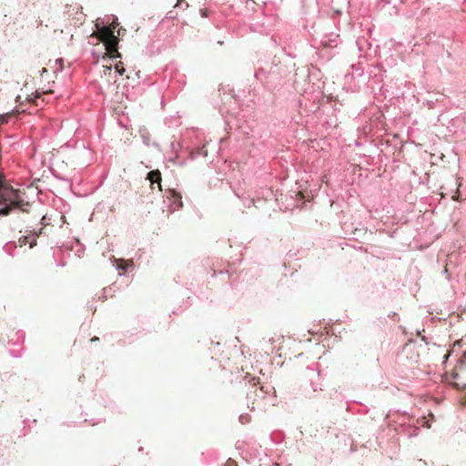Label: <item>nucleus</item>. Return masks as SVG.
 <instances>
[{
	"label": "nucleus",
	"mask_w": 466,
	"mask_h": 466,
	"mask_svg": "<svg viewBox=\"0 0 466 466\" xmlns=\"http://www.w3.org/2000/svg\"><path fill=\"white\" fill-rule=\"evenodd\" d=\"M289 73L290 70L286 64L273 59L270 63L267 62L260 66L255 72V77L268 88H275Z\"/></svg>",
	"instance_id": "obj_1"
},
{
	"label": "nucleus",
	"mask_w": 466,
	"mask_h": 466,
	"mask_svg": "<svg viewBox=\"0 0 466 466\" xmlns=\"http://www.w3.org/2000/svg\"><path fill=\"white\" fill-rule=\"evenodd\" d=\"M117 17L116 15H111L108 17L107 21L105 22L104 19H97L96 20V26L102 27V33L106 37V40L105 42V46L107 49L114 50L116 49L118 38L115 35V28L117 26Z\"/></svg>",
	"instance_id": "obj_2"
},
{
	"label": "nucleus",
	"mask_w": 466,
	"mask_h": 466,
	"mask_svg": "<svg viewBox=\"0 0 466 466\" xmlns=\"http://www.w3.org/2000/svg\"><path fill=\"white\" fill-rule=\"evenodd\" d=\"M309 380L301 386V390L306 398H312L314 393L321 390L320 373L312 368L307 369Z\"/></svg>",
	"instance_id": "obj_3"
},
{
	"label": "nucleus",
	"mask_w": 466,
	"mask_h": 466,
	"mask_svg": "<svg viewBox=\"0 0 466 466\" xmlns=\"http://www.w3.org/2000/svg\"><path fill=\"white\" fill-rule=\"evenodd\" d=\"M268 393V387H257V384L253 383L247 392L248 407L254 410L255 404L259 406V401L264 400Z\"/></svg>",
	"instance_id": "obj_4"
},
{
	"label": "nucleus",
	"mask_w": 466,
	"mask_h": 466,
	"mask_svg": "<svg viewBox=\"0 0 466 466\" xmlns=\"http://www.w3.org/2000/svg\"><path fill=\"white\" fill-rule=\"evenodd\" d=\"M163 198V208H167L168 214L173 213L183 206L182 197L175 189H167ZM163 211H165V209H163Z\"/></svg>",
	"instance_id": "obj_5"
},
{
	"label": "nucleus",
	"mask_w": 466,
	"mask_h": 466,
	"mask_svg": "<svg viewBox=\"0 0 466 466\" xmlns=\"http://www.w3.org/2000/svg\"><path fill=\"white\" fill-rule=\"evenodd\" d=\"M112 265L116 269L119 270L118 276H123L124 272L132 271L135 268L132 260H126L124 258H116L112 257L110 258Z\"/></svg>",
	"instance_id": "obj_6"
},
{
	"label": "nucleus",
	"mask_w": 466,
	"mask_h": 466,
	"mask_svg": "<svg viewBox=\"0 0 466 466\" xmlns=\"http://www.w3.org/2000/svg\"><path fill=\"white\" fill-rule=\"evenodd\" d=\"M339 42V35L338 34L330 33L322 36L319 41V46L325 49H332L338 46Z\"/></svg>",
	"instance_id": "obj_7"
},
{
	"label": "nucleus",
	"mask_w": 466,
	"mask_h": 466,
	"mask_svg": "<svg viewBox=\"0 0 466 466\" xmlns=\"http://www.w3.org/2000/svg\"><path fill=\"white\" fill-rule=\"evenodd\" d=\"M152 188H155V185L158 187L159 191H162L161 187V174L158 170H152L148 172L147 177Z\"/></svg>",
	"instance_id": "obj_8"
},
{
	"label": "nucleus",
	"mask_w": 466,
	"mask_h": 466,
	"mask_svg": "<svg viewBox=\"0 0 466 466\" xmlns=\"http://www.w3.org/2000/svg\"><path fill=\"white\" fill-rule=\"evenodd\" d=\"M189 154L191 158H196L199 156L207 157L208 150L206 149V146H202L190 149Z\"/></svg>",
	"instance_id": "obj_9"
},
{
	"label": "nucleus",
	"mask_w": 466,
	"mask_h": 466,
	"mask_svg": "<svg viewBox=\"0 0 466 466\" xmlns=\"http://www.w3.org/2000/svg\"><path fill=\"white\" fill-rule=\"evenodd\" d=\"M117 289L118 288L116 287V283H113L112 285H110L106 288H104L102 296L99 297V299L106 300L107 296L108 295L113 296L111 293L116 292Z\"/></svg>",
	"instance_id": "obj_10"
},
{
	"label": "nucleus",
	"mask_w": 466,
	"mask_h": 466,
	"mask_svg": "<svg viewBox=\"0 0 466 466\" xmlns=\"http://www.w3.org/2000/svg\"><path fill=\"white\" fill-rule=\"evenodd\" d=\"M16 243L15 241H9L3 247V250L9 256L14 257L16 249Z\"/></svg>",
	"instance_id": "obj_11"
},
{
	"label": "nucleus",
	"mask_w": 466,
	"mask_h": 466,
	"mask_svg": "<svg viewBox=\"0 0 466 466\" xmlns=\"http://www.w3.org/2000/svg\"><path fill=\"white\" fill-rule=\"evenodd\" d=\"M403 431L408 435V437H412L418 435L420 429L413 425H406L403 426Z\"/></svg>",
	"instance_id": "obj_12"
},
{
	"label": "nucleus",
	"mask_w": 466,
	"mask_h": 466,
	"mask_svg": "<svg viewBox=\"0 0 466 466\" xmlns=\"http://www.w3.org/2000/svg\"><path fill=\"white\" fill-rule=\"evenodd\" d=\"M72 248L75 249L76 255L79 258L83 255L85 250L84 245L81 244L79 240H76V247H73Z\"/></svg>",
	"instance_id": "obj_13"
},
{
	"label": "nucleus",
	"mask_w": 466,
	"mask_h": 466,
	"mask_svg": "<svg viewBox=\"0 0 466 466\" xmlns=\"http://www.w3.org/2000/svg\"><path fill=\"white\" fill-rule=\"evenodd\" d=\"M238 420L241 424H247L250 421V415L248 413L241 414L238 417Z\"/></svg>",
	"instance_id": "obj_14"
},
{
	"label": "nucleus",
	"mask_w": 466,
	"mask_h": 466,
	"mask_svg": "<svg viewBox=\"0 0 466 466\" xmlns=\"http://www.w3.org/2000/svg\"><path fill=\"white\" fill-rule=\"evenodd\" d=\"M11 113L2 114L0 115V125L6 124L11 118Z\"/></svg>",
	"instance_id": "obj_15"
},
{
	"label": "nucleus",
	"mask_w": 466,
	"mask_h": 466,
	"mask_svg": "<svg viewBox=\"0 0 466 466\" xmlns=\"http://www.w3.org/2000/svg\"><path fill=\"white\" fill-rule=\"evenodd\" d=\"M125 72V68L123 66V64L122 63H119V64H116L115 66V73L117 74L118 76H122Z\"/></svg>",
	"instance_id": "obj_16"
},
{
	"label": "nucleus",
	"mask_w": 466,
	"mask_h": 466,
	"mask_svg": "<svg viewBox=\"0 0 466 466\" xmlns=\"http://www.w3.org/2000/svg\"><path fill=\"white\" fill-rule=\"evenodd\" d=\"M42 232V229L39 230L38 233L36 232H34L33 234V239L32 240H29L28 239V243H29V247L32 248H34L35 246H36V237Z\"/></svg>",
	"instance_id": "obj_17"
},
{
	"label": "nucleus",
	"mask_w": 466,
	"mask_h": 466,
	"mask_svg": "<svg viewBox=\"0 0 466 466\" xmlns=\"http://www.w3.org/2000/svg\"><path fill=\"white\" fill-rule=\"evenodd\" d=\"M31 238V236H23L19 238V244L20 246L25 245L28 243V239Z\"/></svg>",
	"instance_id": "obj_18"
},
{
	"label": "nucleus",
	"mask_w": 466,
	"mask_h": 466,
	"mask_svg": "<svg viewBox=\"0 0 466 466\" xmlns=\"http://www.w3.org/2000/svg\"><path fill=\"white\" fill-rule=\"evenodd\" d=\"M200 15L202 17H207L208 16V11L206 9H201L200 10Z\"/></svg>",
	"instance_id": "obj_19"
},
{
	"label": "nucleus",
	"mask_w": 466,
	"mask_h": 466,
	"mask_svg": "<svg viewBox=\"0 0 466 466\" xmlns=\"http://www.w3.org/2000/svg\"><path fill=\"white\" fill-rule=\"evenodd\" d=\"M228 466H236V465L234 464V461H233L228 460Z\"/></svg>",
	"instance_id": "obj_20"
},
{
	"label": "nucleus",
	"mask_w": 466,
	"mask_h": 466,
	"mask_svg": "<svg viewBox=\"0 0 466 466\" xmlns=\"http://www.w3.org/2000/svg\"><path fill=\"white\" fill-rule=\"evenodd\" d=\"M183 3H184V0H178L177 5L181 6V5H183Z\"/></svg>",
	"instance_id": "obj_21"
},
{
	"label": "nucleus",
	"mask_w": 466,
	"mask_h": 466,
	"mask_svg": "<svg viewBox=\"0 0 466 466\" xmlns=\"http://www.w3.org/2000/svg\"><path fill=\"white\" fill-rule=\"evenodd\" d=\"M111 69H112V66H106V71H108L109 73L111 72Z\"/></svg>",
	"instance_id": "obj_22"
},
{
	"label": "nucleus",
	"mask_w": 466,
	"mask_h": 466,
	"mask_svg": "<svg viewBox=\"0 0 466 466\" xmlns=\"http://www.w3.org/2000/svg\"><path fill=\"white\" fill-rule=\"evenodd\" d=\"M98 339H98L97 337H94V338H92V339H91V340H92V341H96V340H98Z\"/></svg>",
	"instance_id": "obj_23"
},
{
	"label": "nucleus",
	"mask_w": 466,
	"mask_h": 466,
	"mask_svg": "<svg viewBox=\"0 0 466 466\" xmlns=\"http://www.w3.org/2000/svg\"><path fill=\"white\" fill-rule=\"evenodd\" d=\"M122 30H123V31H125V29H123V28L118 29V31H117L118 35H120V34H121V31H122Z\"/></svg>",
	"instance_id": "obj_24"
},
{
	"label": "nucleus",
	"mask_w": 466,
	"mask_h": 466,
	"mask_svg": "<svg viewBox=\"0 0 466 466\" xmlns=\"http://www.w3.org/2000/svg\"><path fill=\"white\" fill-rule=\"evenodd\" d=\"M63 60L60 58V59H56V63H61L62 64Z\"/></svg>",
	"instance_id": "obj_25"
},
{
	"label": "nucleus",
	"mask_w": 466,
	"mask_h": 466,
	"mask_svg": "<svg viewBox=\"0 0 466 466\" xmlns=\"http://www.w3.org/2000/svg\"><path fill=\"white\" fill-rule=\"evenodd\" d=\"M46 72H47V70L46 68H43L42 73H46Z\"/></svg>",
	"instance_id": "obj_26"
},
{
	"label": "nucleus",
	"mask_w": 466,
	"mask_h": 466,
	"mask_svg": "<svg viewBox=\"0 0 466 466\" xmlns=\"http://www.w3.org/2000/svg\"><path fill=\"white\" fill-rule=\"evenodd\" d=\"M464 354L466 355V350H465V353H464Z\"/></svg>",
	"instance_id": "obj_27"
}]
</instances>
